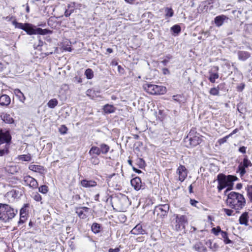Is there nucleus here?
I'll return each mask as SVG.
<instances>
[{
    "instance_id": "f257e3e1",
    "label": "nucleus",
    "mask_w": 252,
    "mask_h": 252,
    "mask_svg": "<svg viewBox=\"0 0 252 252\" xmlns=\"http://www.w3.org/2000/svg\"><path fill=\"white\" fill-rule=\"evenodd\" d=\"M226 204L232 209L239 211L245 206L246 200L242 194L231 191L227 195Z\"/></svg>"
},
{
    "instance_id": "f03ea898",
    "label": "nucleus",
    "mask_w": 252,
    "mask_h": 252,
    "mask_svg": "<svg viewBox=\"0 0 252 252\" xmlns=\"http://www.w3.org/2000/svg\"><path fill=\"white\" fill-rule=\"evenodd\" d=\"M238 178L233 175H228L226 176L222 174H220L217 176V181L218 182V186L217 188L219 191H220L222 189L226 187H228V189L226 190L225 192L228 190L232 189L233 182L236 181Z\"/></svg>"
},
{
    "instance_id": "7ed1b4c3",
    "label": "nucleus",
    "mask_w": 252,
    "mask_h": 252,
    "mask_svg": "<svg viewBox=\"0 0 252 252\" xmlns=\"http://www.w3.org/2000/svg\"><path fill=\"white\" fill-rule=\"evenodd\" d=\"M17 210L6 204H0V220L8 222L14 218Z\"/></svg>"
},
{
    "instance_id": "20e7f679",
    "label": "nucleus",
    "mask_w": 252,
    "mask_h": 252,
    "mask_svg": "<svg viewBox=\"0 0 252 252\" xmlns=\"http://www.w3.org/2000/svg\"><path fill=\"white\" fill-rule=\"evenodd\" d=\"M143 87L145 91L151 94H163L166 92V87L162 86L146 83L143 85Z\"/></svg>"
},
{
    "instance_id": "39448f33",
    "label": "nucleus",
    "mask_w": 252,
    "mask_h": 252,
    "mask_svg": "<svg viewBox=\"0 0 252 252\" xmlns=\"http://www.w3.org/2000/svg\"><path fill=\"white\" fill-rule=\"evenodd\" d=\"M24 31L29 35L40 34L45 35L51 32V31L47 29H42L40 28H36L32 25L29 23H26Z\"/></svg>"
},
{
    "instance_id": "423d86ee",
    "label": "nucleus",
    "mask_w": 252,
    "mask_h": 252,
    "mask_svg": "<svg viewBox=\"0 0 252 252\" xmlns=\"http://www.w3.org/2000/svg\"><path fill=\"white\" fill-rule=\"evenodd\" d=\"M188 222L186 216L184 215H177L175 218V229L177 231H180L185 228V225Z\"/></svg>"
},
{
    "instance_id": "0eeeda50",
    "label": "nucleus",
    "mask_w": 252,
    "mask_h": 252,
    "mask_svg": "<svg viewBox=\"0 0 252 252\" xmlns=\"http://www.w3.org/2000/svg\"><path fill=\"white\" fill-rule=\"evenodd\" d=\"M11 140L10 132L6 129H0V144L9 143Z\"/></svg>"
},
{
    "instance_id": "6e6552de",
    "label": "nucleus",
    "mask_w": 252,
    "mask_h": 252,
    "mask_svg": "<svg viewBox=\"0 0 252 252\" xmlns=\"http://www.w3.org/2000/svg\"><path fill=\"white\" fill-rule=\"evenodd\" d=\"M24 182L25 185L30 187L31 188L35 189L38 188V184L37 181L29 175L24 177Z\"/></svg>"
},
{
    "instance_id": "1a4fd4ad",
    "label": "nucleus",
    "mask_w": 252,
    "mask_h": 252,
    "mask_svg": "<svg viewBox=\"0 0 252 252\" xmlns=\"http://www.w3.org/2000/svg\"><path fill=\"white\" fill-rule=\"evenodd\" d=\"M177 174L179 175V180L183 182L187 176V171L186 167L180 165L177 170Z\"/></svg>"
},
{
    "instance_id": "9d476101",
    "label": "nucleus",
    "mask_w": 252,
    "mask_h": 252,
    "mask_svg": "<svg viewBox=\"0 0 252 252\" xmlns=\"http://www.w3.org/2000/svg\"><path fill=\"white\" fill-rule=\"evenodd\" d=\"M89 210L90 208L85 207L79 208L77 209L76 213L80 218L84 219L87 217Z\"/></svg>"
},
{
    "instance_id": "9b49d317",
    "label": "nucleus",
    "mask_w": 252,
    "mask_h": 252,
    "mask_svg": "<svg viewBox=\"0 0 252 252\" xmlns=\"http://www.w3.org/2000/svg\"><path fill=\"white\" fill-rule=\"evenodd\" d=\"M169 210V206L167 204H164L157 206L155 209V213L157 212L158 214L161 213V215L165 216Z\"/></svg>"
},
{
    "instance_id": "f8f14e48",
    "label": "nucleus",
    "mask_w": 252,
    "mask_h": 252,
    "mask_svg": "<svg viewBox=\"0 0 252 252\" xmlns=\"http://www.w3.org/2000/svg\"><path fill=\"white\" fill-rule=\"evenodd\" d=\"M130 183L136 190H139L142 188L141 180L138 177L133 178L131 180Z\"/></svg>"
},
{
    "instance_id": "ddd939ff",
    "label": "nucleus",
    "mask_w": 252,
    "mask_h": 252,
    "mask_svg": "<svg viewBox=\"0 0 252 252\" xmlns=\"http://www.w3.org/2000/svg\"><path fill=\"white\" fill-rule=\"evenodd\" d=\"M29 169L30 170L39 173L41 174H44L46 172L44 167L39 165L31 164L29 166Z\"/></svg>"
},
{
    "instance_id": "4468645a",
    "label": "nucleus",
    "mask_w": 252,
    "mask_h": 252,
    "mask_svg": "<svg viewBox=\"0 0 252 252\" xmlns=\"http://www.w3.org/2000/svg\"><path fill=\"white\" fill-rule=\"evenodd\" d=\"M187 140L189 141V144L191 147H194L198 145L201 142V139L197 136L192 137H189L188 136L186 139V141Z\"/></svg>"
},
{
    "instance_id": "2eb2a0df",
    "label": "nucleus",
    "mask_w": 252,
    "mask_h": 252,
    "mask_svg": "<svg viewBox=\"0 0 252 252\" xmlns=\"http://www.w3.org/2000/svg\"><path fill=\"white\" fill-rule=\"evenodd\" d=\"M249 213L244 212L239 217V221L240 224L244 225L245 226H248L249 225Z\"/></svg>"
},
{
    "instance_id": "dca6fc26",
    "label": "nucleus",
    "mask_w": 252,
    "mask_h": 252,
    "mask_svg": "<svg viewBox=\"0 0 252 252\" xmlns=\"http://www.w3.org/2000/svg\"><path fill=\"white\" fill-rule=\"evenodd\" d=\"M134 235H140L146 234V231L142 228L140 224H137L130 231Z\"/></svg>"
},
{
    "instance_id": "f3484780",
    "label": "nucleus",
    "mask_w": 252,
    "mask_h": 252,
    "mask_svg": "<svg viewBox=\"0 0 252 252\" xmlns=\"http://www.w3.org/2000/svg\"><path fill=\"white\" fill-rule=\"evenodd\" d=\"M214 68L215 69V70L217 71V72H213L212 70H211L209 72V80L211 83H215L216 80L219 77V73L217 72V71L219 69V67L218 66H216L214 67Z\"/></svg>"
},
{
    "instance_id": "a211bd4d",
    "label": "nucleus",
    "mask_w": 252,
    "mask_h": 252,
    "mask_svg": "<svg viewBox=\"0 0 252 252\" xmlns=\"http://www.w3.org/2000/svg\"><path fill=\"white\" fill-rule=\"evenodd\" d=\"M11 102L9 96L6 94H3L0 96V104L2 106H7Z\"/></svg>"
},
{
    "instance_id": "6ab92c4d",
    "label": "nucleus",
    "mask_w": 252,
    "mask_h": 252,
    "mask_svg": "<svg viewBox=\"0 0 252 252\" xmlns=\"http://www.w3.org/2000/svg\"><path fill=\"white\" fill-rule=\"evenodd\" d=\"M237 54L239 60L242 61H245L250 57V54L246 51H239Z\"/></svg>"
},
{
    "instance_id": "aec40b11",
    "label": "nucleus",
    "mask_w": 252,
    "mask_h": 252,
    "mask_svg": "<svg viewBox=\"0 0 252 252\" xmlns=\"http://www.w3.org/2000/svg\"><path fill=\"white\" fill-rule=\"evenodd\" d=\"M81 185L85 188L94 187L96 186V182L92 180H83L81 181Z\"/></svg>"
},
{
    "instance_id": "412c9836",
    "label": "nucleus",
    "mask_w": 252,
    "mask_h": 252,
    "mask_svg": "<svg viewBox=\"0 0 252 252\" xmlns=\"http://www.w3.org/2000/svg\"><path fill=\"white\" fill-rule=\"evenodd\" d=\"M226 18L227 17L224 15L218 16L215 18V23L217 26L220 27L223 24L224 21Z\"/></svg>"
},
{
    "instance_id": "4be33fe9",
    "label": "nucleus",
    "mask_w": 252,
    "mask_h": 252,
    "mask_svg": "<svg viewBox=\"0 0 252 252\" xmlns=\"http://www.w3.org/2000/svg\"><path fill=\"white\" fill-rule=\"evenodd\" d=\"M1 119L7 124H12L14 123L13 119L11 117V116L7 113H3L1 115Z\"/></svg>"
},
{
    "instance_id": "5701e85b",
    "label": "nucleus",
    "mask_w": 252,
    "mask_h": 252,
    "mask_svg": "<svg viewBox=\"0 0 252 252\" xmlns=\"http://www.w3.org/2000/svg\"><path fill=\"white\" fill-rule=\"evenodd\" d=\"M14 93L16 96L18 98L19 100L23 103L26 99V97L23 93H22L21 91L18 89H15L14 90Z\"/></svg>"
},
{
    "instance_id": "b1692460",
    "label": "nucleus",
    "mask_w": 252,
    "mask_h": 252,
    "mask_svg": "<svg viewBox=\"0 0 252 252\" xmlns=\"http://www.w3.org/2000/svg\"><path fill=\"white\" fill-rule=\"evenodd\" d=\"M89 154L91 156L96 155L98 156L101 154L99 147L96 146H92L89 152Z\"/></svg>"
},
{
    "instance_id": "393cba45",
    "label": "nucleus",
    "mask_w": 252,
    "mask_h": 252,
    "mask_svg": "<svg viewBox=\"0 0 252 252\" xmlns=\"http://www.w3.org/2000/svg\"><path fill=\"white\" fill-rule=\"evenodd\" d=\"M103 111L106 113H112L115 112V108L112 105L106 104L104 106Z\"/></svg>"
},
{
    "instance_id": "a878e982",
    "label": "nucleus",
    "mask_w": 252,
    "mask_h": 252,
    "mask_svg": "<svg viewBox=\"0 0 252 252\" xmlns=\"http://www.w3.org/2000/svg\"><path fill=\"white\" fill-rule=\"evenodd\" d=\"M99 149L101 154H106L110 150V147L105 144H101L99 146Z\"/></svg>"
},
{
    "instance_id": "bb28decb",
    "label": "nucleus",
    "mask_w": 252,
    "mask_h": 252,
    "mask_svg": "<svg viewBox=\"0 0 252 252\" xmlns=\"http://www.w3.org/2000/svg\"><path fill=\"white\" fill-rule=\"evenodd\" d=\"M164 12L166 19L172 17L174 14V11L171 7H166L164 9Z\"/></svg>"
},
{
    "instance_id": "cd10ccee",
    "label": "nucleus",
    "mask_w": 252,
    "mask_h": 252,
    "mask_svg": "<svg viewBox=\"0 0 252 252\" xmlns=\"http://www.w3.org/2000/svg\"><path fill=\"white\" fill-rule=\"evenodd\" d=\"M223 86V84H220L218 85L217 88H211L210 90V94L213 95H218L219 94V89L221 88V87Z\"/></svg>"
},
{
    "instance_id": "c85d7f7f",
    "label": "nucleus",
    "mask_w": 252,
    "mask_h": 252,
    "mask_svg": "<svg viewBox=\"0 0 252 252\" xmlns=\"http://www.w3.org/2000/svg\"><path fill=\"white\" fill-rule=\"evenodd\" d=\"M221 237L223 239L225 244H228L232 243V241L228 238L227 233L225 231L221 232Z\"/></svg>"
},
{
    "instance_id": "c756f323",
    "label": "nucleus",
    "mask_w": 252,
    "mask_h": 252,
    "mask_svg": "<svg viewBox=\"0 0 252 252\" xmlns=\"http://www.w3.org/2000/svg\"><path fill=\"white\" fill-rule=\"evenodd\" d=\"M58 104V101L56 98L51 99L47 103V106L50 108H54Z\"/></svg>"
},
{
    "instance_id": "7c9ffc66",
    "label": "nucleus",
    "mask_w": 252,
    "mask_h": 252,
    "mask_svg": "<svg viewBox=\"0 0 252 252\" xmlns=\"http://www.w3.org/2000/svg\"><path fill=\"white\" fill-rule=\"evenodd\" d=\"M18 159L22 161H29L32 159L31 155H22L18 157Z\"/></svg>"
},
{
    "instance_id": "2f4dec72",
    "label": "nucleus",
    "mask_w": 252,
    "mask_h": 252,
    "mask_svg": "<svg viewBox=\"0 0 252 252\" xmlns=\"http://www.w3.org/2000/svg\"><path fill=\"white\" fill-rule=\"evenodd\" d=\"M237 172L239 173L241 177H243L246 173V167H244V166L240 163L238 166Z\"/></svg>"
},
{
    "instance_id": "473e14b6",
    "label": "nucleus",
    "mask_w": 252,
    "mask_h": 252,
    "mask_svg": "<svg viewBox=\"0 0 252 252\" xmlns=\"http://www.w3.org/2000/svg\"><path fill=\"white\" fill-rule=\"evenodd\" d=\"M12 24L15 26L16 28L22 29L23 30H24L25 27L26 26V23L23 24L21 23H18L16 20L12 21Z\"/></svg>"
},
{
    "instance_id": "72a5a7b5",
    "label": "nucleus",
    "mask_w": 252,
    "mask_h": 252,
    "mask_svg": "<svg viewBox=\"0 0 252 252\" xmlns=\"http://www.w3.org/2000/svg\"><path fill=\"white\" fill-rule=\"evenodd\" d=\"M85 74L88 79H91L94 77V72L92 69L88 68L86 70Z\"/></svg>"
},
{
    "instance_id": "f704fd0d",
    "label": "nucleus",
    "mask_w": 252,
    "mask_h": 252,
    "mask_svg": "<svg viewBox=\"0 0 252 252\" xmlns=\"http://www.w3.org/2000/svg\"><path fill=\"white\" fill-rule=\"evenodd\" d=\"M100 225L96 223H94L92 226V230L94 233H98L100 232Z\"/></svg>"
},
{
    "instance_id": "c9c22d12",
    "label": "nucleus",
    "mask_w": 252,
    "mask_h": 252,
    "mask_svg": "<svg viewBox=\"0 0 252 252\" xmlns=\"http://www.w3.org/2000/svg\"><path fill=\"white\" fill-rule=\"evenodd\" d=\"M193 248L197 252H202L204 250V247L200 243L196 244Z\"/></svg>"
},
{
    "instance_id": "e433bc0d",
    "label": "nucleus",
    "mask_w": 252,
    "mask_h": 252,
    "mask_svg": "<svg viewBox=\"0 0 252 252\" xmlns=\"http://www.w3.org/2000/svg\"><path fill=\"white\" fill-rule=\"evenodd\" d=\"M242 165H243L244 167L247 168L249 166H251L252 164L250 160H249L247 158H244L243 161L240 163Z\"/></svg>"
},
{
    "instance_id": "4c0bfd02",
    "label": "nucleus",
    "mask_w": 252,
    "mask_h": 252,
    "mask_svg": "<svg viewBox=\"0 0 252 252\" xmlns=\"http://www.w3.org/2000/svg\"><path fill=\"white\" fill-rule=\"evenodd\" d=\"M171 30L172 31H173L174 33L178 34L181 32V27L178 25H175L171 27Z\"/></svg>"
},
{
    "instance_id": "58836bf2",
    "label": "nucleus",
    "mask_w": 252,
    "mask_h": 252,
    "mask_svg": "<svg viewBox=\"0 0 252 252\" xmlns=\"http://www.w3.org/2000/svg\"><path fill=\"white\" fill-rule=\"evenodd\" d=\"M222 231L221 230V229L220 226H217V227H213L212 229V232L216 236H218L220 233L221 234V232Z\"/></svg>"
},
{
    "instance_id": "ea45409f",
    "label": "nucleus",
    "mask_w": 252,
    "mask_h": 252,
    "mask_svg": "<svg viewBox=\"0 0 252 252\" xmlns=\"http://www.w3.org/2000/svg\"><path fill=\"white\" fill-rule=\"evenodd\" d=\"M92 158H90L91 162L94 165H97L99 162V160L97 157L92 156Z\"/></svg>"
},
{
    "instance_id": "a19ab883",
    "label": "nucleus",
    "mask_w": 252,
    "mask_h": 252,
    "mask_svg": "<svg viewBox=\"0 0 252 252\" xmlns=\"http://www.w3.org/2000/svg\"><path fill=\"white\" fill-rule=\"evenodd\" d=\"M38 190L39 192L45 194L48 190V187L45 185H42L38 188Z\"/></svg>"
},
{
    "instance_id": "79ce46f5",
    "label": "nucleus",
    "mask_w": 252,
    "mask_h": 252,
    "mask_svg": "<svg viewBox=\"0 0 252 252\" xmlns=\"http://www.w3.org/2000/svg\"><path fill=\"white\" fill-rule=\"evenodd\" d=\"M247 190L250 200L252 202V186H248Z\"/></svg>"
},
{
    "instance_id": "37998d69",
    "label": "nucleus",
    "mask_w": 252,
    "mask_h": 252,
    "mask_svg": "<svg viewBox=\"0 0 252 252\" xmlns=\"http://www.w3.org/2000/svg\"><path fill=\"white\" fill-rule=\"evenodd\" d=\"M32 197L34 200L37 202L41 201L42 200L41 196L37 192L33 194Z\"/></svg>"
},
{
    "instance_id": "c03bdc74",
    "label": "nucleus",
    "mask_w": 252,
    "mask_h": 252,
    "mask_svg": "<svg viewBox=\"0 0 252 252\" xmlns=\"http://www.w3.org/2000/svg\"><path fill=\"white\" fill-rule=\"evenodd\" d=\"M87 95L93 98L94 97V91L92 89H89L86 92Z\"/></svg>"
},
{
    "instance_id": "a18cd8bd",
    "label": "nucleus",
    "mask_w": 252,
    "mask_h": 252,
    "mask_svg": "<svg viewBox=\"0 0 252 252\" xmlns=\"http://www.w3.org/2000/svg\"><path fill=\"white\" fill-rule=\"evenodd\" d=\"M223 212L228 216H231L233 215V211L228 209H223Z\"/></svg>"
},
{
    "instance_id": "49530a36",
    "label": "nucleus",
    "mask_w": 252,
    "mask_h": 252,
    "mask_svg": "<svg viewBox=\"0 0 252 252\" xmlns=\"http://www.w3.org/2000/svg\"><path fill=\"white\" fill-rule=\"evenodd\" d=\"M182 98V96L180 94L174 95L173 96V99L175 101L179 103L181 102L180 98Z\"/></svg>"
},
{
    "instance_id": "de8ad7c7",
    "label": "nucleus",
    "mask_w": 252,
    "mask_h": 252,
    "mask_svg": "<svg viewBox=\"0 0 252 252\" xmlns=\"http://www.w3.org/2000/svg\"><path fill=\"white\" fill-rule=\"evenodd\" d=\"M67 128L65 126H62L60 128V132L62 134H65L66 133Z\"/></svg>"
},
{
    "instance_id": "09e8293b",
    "label": "nucleus",
    "mask_w": 252,
    "mask_h": 252,
    "mask_svg": "<svg viewBox=\"0 0 252 252\" xmlns=\"http://www.w3.org/2000/svg\"><path fill=\"white\" fill-rule=\"evenodd\" d=\"M26 215H20V220L18 222L19 224L23 223L26 220Z\"/></svg>"
},
{
    "instance_id": "8fccbe9b",
    "label": "nucleus",
    "mask_w": 252,
    "mask_h": 252,
    "mask_svg": "<svg viewBox=\"0 0 252 252\" xmlns=\"http://www.w3.org/2000/svg\"><path fill=\"white\" fill-rule=\"evenodd\" d=\"M190 204H191V206L198 208L197 205L198 204V202L197 201L193 199H190Z\"/></svg>"
},
{
    "instance_id": "3c124183",
    "label": "nucleus",
    "mask_w": 252,
    "mask_h": 252,
    "mask_svg": "<svg viewBox=\"0 0 252 252\" xmlns=\"http://www.w3.org/2000/svg\"><path fill=\"white\" fill-rule=\"evenodd\" d=\"M43 43L44 42L41 40L39 39L38 44L36 45V44H35L34 45V48H35L36 49H38L39 47H41L43 45Z\"/></svg>"
},
{
    "instance_id": "603ef678",
    "label": "nucleus",
    "mask_w": 252,
    "mask_h": 252,
    "mask_svg": "<svg viewBox=\"0 0 252 252\" xmlns=\"http://www.w3.org/2000/svg\"><path fill=\"white\" fill-rule=\"evenodd\" d=\"M246 149L247 148L245 146H242L239 148V151L243 154H245L246 153Z\"/></svg>"
},
{
    "instance_id": "864d4df0",
    "label": "nucleus",
    "mask_w": 252,
    "mask_h": 252,
    "mask_svg": "<svg viewBox=\"0 0 252 252\" xmlns=\"http://www.w3.org/2000/svg\"><path fill=\"white\" fill-rule=\"evenodd\" d=\"M210 248L212 249L213 251H216L218 248V246L216 245V243H214L212 245V243H210Z\"/></svg>"
},
{
    "instance_id": "5fc2aeb1",
    "label": "nucleus",
    "mask_w": 252,
    "mask_h": 252,
    "mask_svg": "<svg viewBox=\"0 0 252 252\" xmlns=\"http://www.w3.org/2000/svg\"><path fill=\"white\" fill-rule=\"evenodd\" d=\"M76 7V3L73 2L68 4L67 7L68 9L75 8Z\"/></svg>"
},
{
    "instance_id": "6e6d98bb",
    "label": "nucleus",
    "mask_w": 252,
    "mask_h": 252,
    "mask_svg": "<svg viewBox=\"0 0 252 252\" xmlns=\"http://www.w3.org/2000/svg\"><path fill=\"white\" fill-rule=\"evenodd\" d=\"M120 249L118 248H116L115 249L110 248L109 249V252H119Z\"/></svg>"
},
{
    "instance_id": "4d7b16f0",
    "label": "nucleus",
    "mask_w": 252,
    "mask_h": 252,
    "mask_svg": "<svg viewBox=\"0 0 252 252\" xmlns=\"http://www.w3.org/2000/svg\"><path fill=\"white\" fill-rule=\"evenodd\" d=\"M71 14V13L69 12V10L66 9L65 11L64 15L65 17H67L69 16Z\"/></svg>"
},
{
    "instance_id": "13d9d810",
    "label": "nucleus",
    "mask_w": 252,
    "mask_h": 252,
    "mask_svg": "<svg viewBox=\"0 0 252 252\" xmlns=\"http://www.w3.org/2000/svg\"><path fill=\"white\" fill-rule=\"evenodd\" d=\"M26 215V209L24 208H22L20 210V215Z\"/></svg>"
},
{
    "instance_id": "bf43d9fd",
    "label": "nucleus",
    "mask_w": 252,
    "mask_h": 252,
    "mask_svg": "<svg viewBox=\"0 0 252 252\" xmlns=\"http://www.w3.org/2000/svg\"><path fill=\"white\" fill-rule=\"evenodd\" d=\"M3 18L5 19L7 21H11L12 19H13V17L12 16H11V17L10 16H7L6 17H3Z\"/></svg>"
},
{
    "instance_id": "052dcab7",
    "label": "nucleus",
    "mask_w": 252,
    "mask_h": 252,
    "mask_svg": "<svg viewBox=\"0 0 252 252\" xmlns=\"http://www.w3.org/2000/svg\"><path fill=\"white\" fill-rule=\"evenodd\" d=\"M133 170L137 173H141V171L140 170L137 169L134 167H133Z\"/></svg>"
},
{
    "instance_id": "680f3d73",
    "label": "nucleus",
    "mask_w": 252,
    "mask_h": 252,
    "mask_svg": "<svg viewBox=\"0 0 252 252\" xmlns=\"http://www.w3.org/2000/svg\"><path fill=\"white\" fill-rule=\"evenodd\" d=\"M82 6V4L80 3H76V7L75 8L80 9Z\"/></svg>"
},
{
    "instance_id": "e2e57ef3",
    "label": "nucleus",
    "mask_w": 252,
    "mask_h": 252,
    "mask_svg": "<svg viewBox=\"0 0 252 252\" xmlns=\"http://www.w3.org/2000/svg\"><path fill=\"white\" fill-rule=\"evenodd\" d=\"M3 68L4 65L2 63H0V71H1L3 70Z\"/></svg>"
},
{
    "instance_id": "0e129e2a",
    "label": "nucleus",
    "mask_w": 252,
    "mask_h": 252,
    "mask_svg": "<svg viewBox=\"0 0 252 252\" xmlns=\"http://www.w3.org/2000/svg\"><path fill=\"white\" fill-rule=\"evenodd\" d=\"M242 188V185L241 184H238L236 186V188L237 189H240Z\"/></svg>"
},
{
    "instance_id": "69168bd1",
    "label": "nucleus",
    "mask_w": 252,
    "mask_h": 252,
    "mask_svg": "<svg viewBox=\"0 0 252 252\" xmlns=\"http://www.w3.org/2000/svg\"><path fill=\"white\" fill-rule=\"evenodd\" d=\"M107 52L109 53H111L113 52V50L111 48H107Z\"/></svg>"
},
{
    "instance_id": "338daca9",
    "label": "nucleus",
    "mask_w": 252,
    "mask_h": 252,
    "mask_svg": "<svg viewBox=\"0 0 252 252\" xmlns=\"http://www.w3.org/2000/svg\"><path fill=\"white\" fill-rule=\"evenodd\" d=\"M168 62V60H166V59H165L163 61V63L164 64H166V63Z\"/></svg>"
},
{
    "instance_id": "774afa93",
    "label": "nucleus",
    "mask_w": 252,
    "mask_h": 252,
    "mask_svg": "<svg viewBox=\"0 0 252 252\" xmlns=\"http://www.w3.org/2000/svg\"><path fill=\"white\" fill-rule=\"evenodd\" d=\"M244 86L243 85L242 87H238V89L239 91H242V90L244 89Z\"/></svg>"
}]
</instances>
